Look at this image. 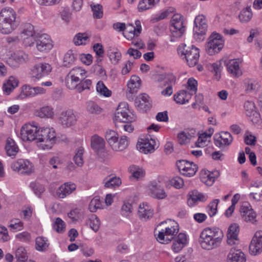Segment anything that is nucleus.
Wrapping results in <instances>:
<instances>
[{"instance_id": "nucleus-1", "label": "nucleus", "mask_w": 262, "mask_h": 262, "mask_svg": "<svg viewBox=\"0 0 262 262\" xmlns=\"http://www.w3.org/2000/svg\"><path fill=\"white\" fill-rule=\"evenodd\" d=\"M224 236L223 231L217 228H206L200 234V243L205 249L211 250L219 247Z\"/></svg>"}, {"instance_id": "nucleus-2", "label": "nucleus", "mask_w": 262, "mask_h": 262, "mask_svg": "<svg viewBox=\"0 0 262 262\" xmlns=\"http://www.w3.org/2000/svg\"><path fill=\"white\" fill-rule=\"evenodd\" d=\"M17 14L13 9L6 7L0 12V32L4 34H9L17 27Z\"/></svg>"}, {"instance_id": "nucleus-3", "label": "nucleus", "mask_w": 262, "mask_h": 262, "mask_svg": "<svg viewBox=\"0 0 262 262\" xmlns=\"http://www.w3.org/2000/svg\"><path fill=\"white\" fill-rule=\"evenodd\" d=\"M162 225L164 226V229H162L157 234H155V236L159 243L167 244L178 233L179 231V225L174 221L169 219L161 222L158 227Z\"/></svg>"}, {"instance_id": "nucleus-4", "label": "nucleus", "mask_w": 262, "mask_h": 262, "mask_svg": "<svg viewBox=\"0 0 262 262\" xmlns=\"http://www.w3.org/2000/svg\"><path fill=\"white\" fill-rule=\"evenodd\" d=\"M178 52L181 57L184 56L183 58L185 59L189 67H194L198 63L200 54L199 49L195 47H187L186 45L183 48L180 47Z\"/></svg>"}, {"instance_id": "nucleus-5", "label": "nucleus", "mask_w": 262, "mask_h": 262, "mask_svg": "<svg viewBox=\"0 0 262 262\" xmlns=\"http://www.w3.org/2000/svg\"><path fill=\"white\" fill-rule=\"evenodd\" d=\"M38 130L39 127L35 122L26 123L20 128V138L24 142L36 141Z\"/></svg>"}, {"instance_id": "nucleus-6", "label": "nucleus", "mask_w": 262, "mask_h": 262, "mask_svg": "<svg viewBox=\"0 0 262 262\" xmlns=\"http://www.w3.org/2000/svg\"><path fill=\"white\" fill-rule=\"evenodd\" d=\"M11 167L13 170L23 175L29 176L34 171V165L27 159L15 160L12 163Z\"/></svg>"}, {"instance_id": "nucleus-7", "label": "nucleus", "mask_w": 262, "mask_h": 262, "mask_svg": "<svg viewBox=\"0 0 262 262\" xmlns=\"http://www.w3.org/2000/svg\"><path fill=\"white\" fill-rule=\"evenodd\" d=\"M224 41L218 33H212L206 45V52L210 55L220 52L224 47Z\"/></svg>"}, {"instance_id": "nucleus-8", "label": "nucleus", "mask_w": 262, "mask_h": 262, "mask_svg": "<svg viewBox=\"0 0 262 262\" xmlns=\"http://www.w3.org/2000/svg\"><path fill=\"white\" fill-rule=\"evenodd\" d=\"M193 27V36L196 40H203L204 36L207 30L206 19L204 15H199L196 16Z\"/></svg>"}, {"instance_id": "nucleus-9", "label": "nucleus", "mask_w": 262, "mask_h": 262, "mask_svg": "<svg viewBox=\"0 0 262 262\" xmlns=\"http://www.w3.org/2000/svg\"><path fill=\"white\" fill-rule=\"evenodd\" d=\"M170 30L173 36L176 37H180L184 34L185 27L181 15L175 14L173 15L170 21Z\"/></svg>"}, {"instance_id": "nucleus-10", "label": "nucleus", "mask_w": 262, "mask_h": 262, "mask_svg": "<svg viewBox=\"0 0 262 262\" xmlns=\"http://www.w3.org/2000/svg\"><path fill=\"white\" fill-rule=\"evenodd\" d=\"M29 60L28 54L23 51L19 50L11 53L6 59V62L11 67L16 68L27 62Z\"/></svg>"}, {"instance_id": "nucleus-11", "label": "nucleus", "mask_w": 262, "mask_h": 262, "mask_svg": "<svg viewBox=\"0 0 262 262\" xmlns=\"http://www.w3.org/2000/svg\"><path fill=\"white\" fill-rule=\"evenodd\" d=\"M177 166L181 173L186 177H192L198 170V166L193 162L187 160H179L177 162Z\"/></svg>"}, {"instance_id": "nucleus-12", "label": "nucleus", "mask_w": 262, "mask_h": 262, "mask_svg": "<svg viewBox=\"0 0 262 262\" xmlns=\"http://www.w3.org/2000/svg\"><path fill=\"white\" fill-rule=\"evenodd\" d=\"M51 71L52 67L49 63H39L32 68L30 74L32 77L39 79L47 76Z\"/></svg>"}, {"instance_id": "nucleus-13", "label": "nucleus", "mask_w": 262, "mask_h": 262, "mask_svg": "<svg viewBox=\"0 0 262 262\" xmlns=\"http://www.w3.org/2000/svg\"><path fill=\"white\" fill-rule=\"evenodd\" d=\"M36 46L40 52H47L53 48V42L48 34H42L37 36Z\"/></svg>"}, {"instance_id": "nucleus-14", "label": "nucleus", "mask_w": 262, "mask_h": 262, "mask_svg": "<svg viewBox=\"0 0 262 262\" xmlns=\"http://www.w3.org/2000/svg\"><path fill=\"white\" fill-rule=\"evenodd\" d=\"M251 254L256 255L262 252V231H257L253 237L249 246Z\"/></svg>"}, {"instance_id": "nucleus-15", "label": "nucleus", "mask_w": 262, "mask_h": 262, "mask_svg": "<svg viewBox=\"0 0 262 262\" xmlns=\"http://www.w3.org/2000/svg\"><path fill=\"white\" fill-rule=\"evenodd\" d=\"M86 71L80 67L72 69L69 73L68 82L70 84H78V82L83 80L86 77Z\"/></svg>"}, {"instance_id": "nucleus-16", "label": "nucleus", "mask_w": 262, "mask_h": 262, "mask_svg": "<svg viewBox=\"0 0 262 262\" xmlns=\"http://www.w3.org/2000/svg\"><path fill=\"white\" fill-rule=\"evenodd\" d=\"M148 190L151 197L158 200L164 199L167 196L163 187L155 182L148 185Z\"/></svg>"}, {"instance_id": "nucleus-17", "label": "nucleus", "mask_w": 262, "mask_h": 262, "mask_svg": "<svg viewBox=\"0 0 262 262\" xmlns=\"http://www.w3.org/2000/svg\"><path fill=\"white\" fill-rule=\"evenodd\" d=\"M136 27L132 24H128L123 33L124 36L128 40H132L135 36H138L141 32L142 27L141 22L139 20L135 21Z\"/></svg>"}, {"instance_id": "nucleus-18", "label": "nucleus", "mask_w": 262, "mask_h": 262, "mask_svg": "<svg viewBox=\"0 0 262 262\" xmlns=\"http://www.w3.org/2000/svg\"><path fill=\"white\" fill-rule=\"evenodd\" d=\"M135 104L137 109L142 113L149 110L151 107L149 97L145 94L138 96L135 99Z\"/></svg>"}, {"instance_id": "nucleus-19", "label": "nucleus", "mask_w": 262, "mask_h": 262, "mask_svg": "<svg viewBox=\"0 0 262 262\" xmlns=\"http://www.w3.org/2000/svg\"><path fill=\"white\" fill-rule=\"evenodd\" d=\"M156 145V141L151 138H146L142 140L141 142H138L137 144V147L140 152L144 154L151 153L155 151V146Z\"/></svg>"}, {"instance_id": "nucleus-20", "label": "nucleus", "mask_w": 262, "mask_h": 262, "mask_svg": "<svg viewBox=\"0 0 262 262\" xmlns=\"http://www.w3.org/2000/svg\"><path fill=\"white\" fill-rule=\"evenodd\" d=\"M232 141V136L227 132H222L220 134L215 135L214 136V144L219 147L228 146Z\"/></svg>"}, {"instance_id": "nucleus-21", "label": "nucleus", "mask_w": 262, "mask_h": 262, "mask_svg": "<svg viewBox=\"0 0 262 262\" xmlns=\"http://www.w3.org/2000/svg\"><path fill=\"white\" fill-rule=\"evenodd\" d=\"M238 233L239 227L237 224H233L229 226L227 235V242L228 245L232 246L237 244Z\"/></svg>"}, {"instance_id": "nucleus-22", "label": "nucleus", "mask_w": 262, "mask_h": 262, "mask_svg": "<svg viewBox=\"0 0 262 262\" xmlns=\"http://www.w3.org/2000/svg\"><path fill=\"white\" fill-rule=\"evenodd\" d=\"M138 214L141 220L147 221L152 217L154 211L147 203H142L139 206Z\"/></svg>"}, {"instance_id": "nucleus-23", "label": "nucleus", "mask_w": 262, "mask_h": 262, "mask_svg": "<svg viewBox=\"0 0 262 262\" xmlns=\"http://www.w3.org/2000/svg\"><path fill=\"white\" fill-rule=\"evenodd\" d=\"M228 262H246L245 254L240 250L231 248L227 256Z\"/></svg>"}, {"instance_id": "nucleus-24", "label": "nucleus", "mask_w": 262, "mask_h": 262, "mask_svg": "<svg viewBox=\"0 0 262 262\" xmlns=\"http://www.w3.org/2000/svg\"><path fill=\"white\" fill-rule=\"evenodd\" d=\"M242 219L245 221L253 222L256 217V213L250 206L242 205L240 209Z\"/></svg>"}, {"instance_id": "nucleus-25", "label": "nucleus", "mask_w": 262, "mask_h": 262, "mask_svg": "<svg viewBox=\"0 0 262 262\" xmlns=\"http://www.w3.org/2000/svg\"><path fill=\"white\" fill-rule=\"evenodd\" d=\"M187 244V237L185 233H180L173 241L172 249L175 252L180 251Z\"/></svg>"}, {"instance_id": "nucleus-26", "label": "nucleus", "mask_w": 262, "mask_h": 262, "mask_svg": "<svg viewBox=\"0 0 262 262\" xmlns=\"http://www.w3.org/2000/svg\"><path fill=\"white\" fill-rule=\"evenodd\" d=\"M244 110L246 115L251 118V120L253 121L255 118L256 120L259 118V114L256 111L254 103L250 101H247L244 103Z\"/></svg>"}, {"instance_id": "nucleus-27", "label": "nucleus", "mask_w": 262, "mask_h": 262, "mask_svg": "<svg viewBox=\"0 0 262 262\" xmlns=\"http://www.w3.org/2000/svg\"><path fill=\"white\" fill-rule=\"evenodd\" d=\"M226 67L228 72L234 77H239L242 73L239 69V62L236 59L229 60L226 63Z\"/></svg>"}, {"instance_id": "nucleus-28", "label": "nucleus", "mask_w": 262, "mask_h": 262, "mask_svg": "<svg viewBox=\"0 0 262 262\" xmlns=\"http://www.w3.org/2000/svg\"><path fill=\"white\" fill-rule=\"evenodd\" d=\"M56 133L53 128L39 127V130L37 133V140L39 139H55Z\"/></svg>"}, {"instance_id": "nucleus-29", "label": "nucleus", "mask_w": 262, "mask_h": 262, "mask_svg": "<svg viewBox=\"0 0 262 262\" xmlns=\"http://www.w3.org/2000/svg\"><path fill=\"white\" fill-rule=\"evenodd\" d=\"M136 117L132 114L130 111L123 112L122 113H115L114 121L115 122H122L123 123L132 122L136 120Z\"/></svg>"}, {"instance_id": "nucleus-30", "label": "nucleus", "mask_w": 262, "mask_h": 262, "mask_svg": "<svg viewBox=\"0 0 262 262\" xmlns=\"http://www.w3.org/2000/svg\"><path fill=\"white\" fill-rule=\"evenodd\" d=\"M141 85V79L136 75H133L127 83V91L129 94L137 93Z\"/></svg>"}, {"instance_id": "nucleus-31", "label": "nucleus", "mask_w": 262, "mask_h": 262, "mask_svg": "<svg viewBox=\"0 0 262 262\" xmlns=\"http://www.w3.org/2000/svg\"><path fill=\"white\" fill-rule=\"evenodd\" d=\"M206 200V197L203 194L194 190L189 194V198L188 199V204L189 206L192 207L195 205L198 202H204Z\"/></svg>"}, {"instance_id": "nucleus-32", "label": "nucleus", "mask_w": 262, "mask_h": 262, "mask_svg": "<svg viewBox=\"0 0 262 262\" xmlns=\"http://www.w3.org/2000/svg\"><path fill=\"white\" fill-rule=\"evenodd\" d=\"M5 149L8 156L13 157L16 156L19 151L18 146L15 141L10 138H8L6 140Z\"/></svg>"}, {"instance_id": "nucleus-33", "label": "nucleus", "mask_w": 262, "mask_h": 262, "mask_svg": "<svg viewBox=\"0 0 262 262\" xmlns=\"http://www.w3.org/2000/svg\"><path fill=\"white\" fill-rule=\"evenodd\" d=\"M128 145V141L127 137L125 136H122L121 137L119 141L118 138L117 139L116 141H114L110 146L115 151H122L126 149Z\"/></svg>"}, {"instance_id": "nucleus-34", "label": "nucleus", "mask_w": 262, "mask_h": 262, "mask_svg": "<svg viewBox=\"0 0 262 262\" xmlns=\"http://www.w3.org/2000/svg\"><path fill=\"white\" fill-rule=\"evenodd\" d=\"M91 84L92 81L91 80L85 79L84 81H80L78 84H70V82H67V86L71 90L76 89L78 92L81 93L85 90H90Z\"/></svg>"}, {"instance_id": "nucleus-35", "label": "nucleus", "mask_w": 262, "mask_h": 262, "mask_svg": "<svg viewBox=\"0 0 262 262\" xmlns=\"http://www.w3.org/2000/svg\"><path fill=\"white\" fill-rule=\"evenodd\" d=\"M251 188L252 192L249 194V197L256 201H260L262 196V183L254 182L251 183Z\"/></svg>"}, {"instance_id": "nucleus-36", "label": "nucleus", "mask_w": 262, "mask_h": 262, "mask_svg": "<svg viewBox=\"0 0 262 262\" xmlns=\"http://www.w3.org/2000/svg\"><path fill=\"white\" fill-rule=\"evenodd\" d=\"M219 176V172L217 171L213 172L208 171L202 174L201 179L202 182L205 183L208 186H211Z\"/></svg>"}, {"instance_id": "nucleus-37", "label": "nucleus", "mask_w": 262, "mask_h": 262, "mask_svg": "<svg viewBox=\"0 0 262 262\" xmlns=\"http://www.w3.org/2000/svg\"><path fill=\"white\" fill-rule=\"evenodd\" d=\"M91 142V147L96 151L103 149L105 146V142L103 138L97 135L92 137Z\"/></svg>"}, {"instance_id": "nucleus-38", "label": "nucleus", "mask_w": 262, "mask_h": 262, "mask_svg": "<svg viewBox=\"0 0 262 262\" xmlns=\"http://www.w3.org/2000/svg\"><path fill=\"white\" fill-rule=\"evenodd\" d=\"M191 97L189 93L185 90H181L175 94L173 98L176 103L183 104L188 102Z\"/></svg>"}, {"instance_id": "nucleus-39", "label": "nucleus", "mask_w": 262, "mask_h": 262, "mask_svg": "<svg viewBox=\"0 0 262 262\" xmlns=\"http://www.w3.org/2000/svg\"><path fill=\"white\" fill-rule=\"evenodd\" d=\"M160 0H141L139 2L138 9L139 12H143L152 8Z\"/></svg>"}, {"instance_id": "nucleus-40", "label": "nucleus", "mask_w": 262, "mask_h": 262, "mask_svg": "<svg viewBox=\"0 0 262 262\" xmlns=\"http://www.w3.org/2000/svg\"><path fill=\"white\" fill-rule=\"evenodd\" d=\"M253 13L250 6H247L242 10L238 15V18L241 22L246 23L249 22L252 18Z\"/></svg>"}, {"instance_id": "nucleus-41", "label": "nucleus", "mask_w": 262, "mask_h": 262, "mask_svg": "<svg viewBox=\"0 0 262 262\" xmlns=\"http://www.w3.org/2000/svg\"><path fill=\"white\" fill-rule=\"evenodd\" d=\"M49 243L47 238L39 236L35 239V248L38 251H45L49 247Z\"/></svg>"}, {"instance_id": "nucleus-42", "label": "nucleus", "mask_w": 262, "mask_h": 262, "mask_svg": "<svg viewBox=\"0 0 262 262\" xmlns=\"http://www.w3.org/2000/svg\"><path fill=\"white\" fill-rule=\"evenodd\" d=\"M158 81H163L167 85H171L172 86L176 83V77L171 73H164L158 75Z\"/></svg>"}, {"instance_id": "nucleus-43", "label": "nucleus", "mask_w": 262, "mask_h": 262, "mask_svg": "<svg viewBox=\"0 0 262 262\" xmlns=\"http://www.w3.org/2000/svg\"><path fill=\"white\" fill-rule=\"evenodd\" d=\"M55 139H39L36 140L38 147L42 150H49L52 148L55 143Z\"/></svg>"}, {"instance_id": "nucleus-44", "label": "nucleus", "mask_w": 262, "mask_h": 262, "mask_svg": "<svg viewBox=\"0 0 262 262\" xmlns=\"http://www.w3.org/2000/svg\"><path fill=\"white\" fill-rule=\"evenodd\" d=\"M103 200H101L100 196H95L90 202L89 209L92 212H95L98 209H101L103 207Z\"/></svg>"}, {"instance_id": "nucleus-45", "label": "nucleus", "mask_w": 262, "mask_h": 262, "mask_svg": "<svg viewBox=\"0 0 262 262\" xmlns=\"http://www.w3.org/2000/svg\"><path fill=\"white\" fill-rule=\"evenodd\" d=\"M53 114V109L48 106L42 107L35 112V115L40 118H51Z\"/></svg>"}, {"instance_id": "nucleus-46", "label": "nucleus", "mask_w": 262, "mask_h": 262, "mask_svg": "<svg viewBox=\"0 0 262 262\" xmlns=\"http://www.w3.org/2000/svg\"><path fill=\"white\" fill-rule=\"evenodd\" d=\"M35 31L33 25L29 23H26L22 25L20 36H31L35 35Z\"/></svg>"}, {"instance_id": "nucleus-47", "label": "nucleus", "mask_w": 262, "mask_h": 262, "mask_svg": "<svg viewBox=\"0 0 262 262\" xmlns=\"http://www.w3.org/2000/svg\"><path fill=\"white\" fill-rule=\"evenodd\" d=\"M87 224H88L91 228L96 232L99 229L100 221L95 214H91L89 217Z\"/></svg>"}, {"instance_id": "nucleus-48", "label": "nucleus", "mask_w": 262, "mask_h": 262, "mask_svg": "<svg viewBox=\"0 0 262 262\" xmlns=\"http://www.w3.org/2000/svg\"><path fill=\"white\" fill-rule=\"evenodd\" d=\"M28 97H32L31 86L29 85H24L21 88L20 93L17 97V99L24 100Z\"/></svg>"}, {"instance_id": "nucleus-49", "label": "nucleus", "mask_w": 262, "mask_h": 262, "mask_svg": "<svg viewBox=\"0 0 262 262\" xmlns=\"http://www.w3.org/2000/svg\"><path fill=\"white\" fill-rule=\"evenodd\" d=\"M84 148L82 147H79L77 150L75 155L73 157V160L75 164L78 167H82L84 163L83 155L84 153Z\"/></svg>"}, {"instance_id": "nucleus-50", "label": "nucleus", "mask_w": 262, "mask_h": 262, "mask_svg": "<svg viewBox=\"0 0 262 262\" xmlns=\"http://www.w3.org/2000/svg\"><path fill=\"white\" fill-rule=\"evenodd\" d=\"M96 90L100 95L105 97H108L112 95V91L108 90L101 81H98L97 83Z\"/></svg>"}, {"instance_id": "nucleus-51", "label": "nucleus", "mask_w": 262, "mask_h": 262, "mask_svg": "<svg viewBox=\"0 0 262 262\" xmlns=\"http://www.w3.org/2000/svg\"><path fill=\"white\" fill-rule=\"evenodd\" d=\"M77 114L72 110L67 111V127L75 125L77 121Z\"/></svg>"}, {"instance_id": "nucleus-52", "label": "nucleus", "mask_w": 262, "mask_h": 262, "mask_svg": "<svg viewBox=\"0 0 262 262\" xmlns=\"http://www.w3.org/2000/svg\"><path fill=\"white\" fill-rule=\"evenodd\" d=\"M104 181V186L106 188H113L115 187H118L121 184V179L116 177L106 178Z\"/></svg>"}, {"instance_id": "nucleus-53", "label": "nucleus", "mask_w": 262, "mask_h": 262, "mask_svg": "<svg viewBox=\"0 0 262 262\" xmlns=\"http://www.w3.org/2000/svg\"><path fill=\"white\" fill-rule=\"evenodd\" d=\"M15 257L18 262H26L28 255L25 248L23 247L18 248L15 252Z\"/></svg>"}, {"instance_id": "nucleus-54", "label": "nucleus", "mask_w": 262, "mask_h": 262, "mask_svg": "<svg viewBox=\"0 0 262 262\" xmlns=\"http://www.w3.org/2000/svg\"><path fill=\"white\" fill-rule=\"evenodd\" d=\"M86 110L90 114H99L101 113L102 109L95 102L90 101L86 103Z\"/></svg>"}, {"instance_id": "nucleus-55", "label": "nucleus", "mask_w": 262, "mask_h": 262, "mask_svg": "<svg viewBox=\"0 0 262 262\" xmlns=\"http://www.w3.org/2000/svg\"><path fill=\"white\" fill-rule=\"evenodd\" d=\"M244 84L247 93H250L252 91H256L259 88V84L256 81L250 79H245Z\"/></svg>"}, {"instance_id": "nucleus-56", "label": "nucleus", "mask_w": 262, "mask_h": 262, "mask_svg": "<svg viewBox=\"0 0 262 262\" xmlns=\"http://www.w3.org/2000/svg\"><path fill=\"white\" fill-rule=\"evenodd\" d=\"M23 223L19 219H17L10 221L9 225V227L12 232L20 231L23 229Z\"/></svg>"}, {"instance_id": "nucleus-57", "label": "nucleus", "mask_w": 262, "mask_h": 262, "mask_svg": "<svg viewBox=\"0 0 262 262\" xmlns=\"http://www.w3.org/2000/svg\"><path fill=\"white\" fill-rule=\"evenodd\" d=\"M129 171L132 174V176L137 179L143 177L144 174V170L142 168L134 165L129 167Z\"/></svg>"}, {"instance_id": "nucleus-58", "label": "nucleus", "mask_w": 262, "mask_h": 262, "mask_svg": "<svg viewBox=\"0 0 262 262\" xmlns=\"http://www.w3.org/2000/svg\"><path fill=\"white\" fill-rule=\"evenodd\" d=\"M89 38V36L85 33H79L74 37L73 41L76 45H85Z\"/></svg>"}, {"instance_id": "nucleus-59", "label": "nucleus", "mask_w": 262, "mask_h": 262, "mask_svg": "<svg viewBox=\"0 0 262 262\" xmlns=\"http://www.w3.org/2000/svg\"><path fill=\"white\" fill-rule=\"evenodd\" d=\"M108 56L113 64H117L121 57V54L117 50H110Z\"/></svg>"}, {"instance_id": "nucleus-60", "label": "nucleus", "mask_w": 262, "mask_h": 262, "mask_svg": "<svg viewBox=\"0 0 262 262\" xmlns=\"http://www.w3.org/2000/svg\"><path fill=\"white\" fill-rule=\"evenodd\" d=\"M193 136L189 132H182L178 134V139L181 144H186L188 142Z\"/></svg>"}, {"instance_id": "nucleus-61", "label": "nucleus", "mask_w": 262, "mask_h": 262, "mask_svg": "<svg viewBox=\"0 0 262 262\" xmlns=\"http://www.w3.org/2000/svg\"><path fill=\"white\" fill-rule=\"evenodd\" d=\"M219 201V199H215L208 205V212L211 217L216 214Z\"/></svg>"}, {"instance_id": "nucleus-62", "label": "nucleus", "mask_w": 262, "mask_h": 262, "mask_svg": "<svg viewBox=\"0 0 262 262\" xmlns=\"http://www.w3.org/2000/svg\"><path fill=\"white\" fill-rule=\"evenodd\" d=\"M118 138V136L117 133L112 130H110L106 132L105 134V139L107 141L110 146L111 145L114 141H116L117 139Z\"/></svg>"}, {"instance_id": "nucleus-63", "label": "nucleus", "mask_w": 262, "mask_h": 262, "mask_svg": "<svg viewBox=\"0 0 262 262\" xmlns=\"http://www.w3.org/2000/svg\"><path fill=\"white\" fill-rule=\"evenodd\" d=\"M95 18H101L103 16L102 6L100 4L91 6Z\"/></svg>"}, {"instance_id": "nucleus-64", "label": "nucleus", "mask_w": 262, "mask_h": 262, "mask_svg": "<svg viewBox=\"0 0 262 262\" xmlns=\"http://www.w3.org/2000/svg\"><path fill=\"white\" fill-rule=\"evenodd\" d=\"M132 205L130 203L124 204L121 208V213L122 215L130 218L132 212Z\"/></svg>"}]
</instances>
